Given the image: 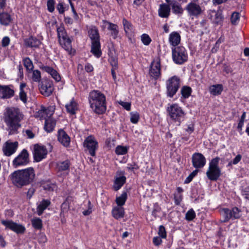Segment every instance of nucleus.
<instances>
[{
	"label": "nucleus",
	"mask_w": 249,
	"mask_h": 249,
	"mask_svg": "<svg viewBox=\"0 0 249 249\" xmlns=\"http://www.w3.org/2000/svg\"><path fill=\"white\" fill-rule=\"evenodd\" d=\"M23 114L18 108L7 107L4 113V121L7 125L9 134L18 133L20 128V122L23 118Z\"/></svg>",
	"instance_id": "1"
},
{
	"label": "nucleus",
	"mask_w": 249,
	"mask_h": 249,
	"mask_svg": "<svg viewBox=\"0 0 249 249\" xmlns=\"http://www.w3.org/2000/svg\"><path fill=\"white\" fill-rule=\"evenodd\" d=\"M11 179L13 184L21 188L32 183L35 177V170L30 167L23 170L15 171L12 174Z\"/></svg>",
	"instance_id": "2"
},
{
	"label": "nucleus",
	"mask_w": 249,
	"mask_h": 249,
	"mask_svg": "<svg viewBox=\"0 0 249 249\" xmlns=\"http://www.w3.org/2000/svg\"><path fill=\"white\" fill-rule=\"evenodd\" d=\"M89 101L90 107L97 114H102L106 110V97L105 95L97 90H93L89 92Z\"/></svg>",
	"instance_id": "3"
},
{
	"label": "nucleus",
	"mask_w": 249,
	"mask_h": 249,
	"mask_svg": "<svg viewBox=\"0 0 249 249\" xmlns=\"http://www.w3.org/2000/svg\"><path fill=\"white\" fill-rule=\"evenodd\" d=\"M166 111L171 121L178 126H179L185 119L186 113L182 107L177 103L169 104L166 108Z\"/></svg>",
	"instance_id": "4"
},
{
	"label": "nucleus",
	"mask_w": 249,
	"mask_h": 249,
	"mask_svg": "<svg viewBox=\"0 0 249 249\" xmlns=\"http://www.w3.org/2000/svg\"><path fill=\"white\" fill-rule=\"evenodd\" d=\"M181 80L177 75L168 78L165 83V94L167 98H173L181 88Z\"/></svg>",
	"instance_id": "5"
},
{
	"label": "nucleus",
	"mask_w": 249,
	"mask_h": 249,
	"mask_svg": "<svg viewBox=\"0 0 249 249\" xmlns=\"http://www.w3.org/2000/svg\"><path fill=\"white\" fill-rule=\"evenodd\" d=\"M220 160L219 157H216L209 162L206 176L211 181H217L221 175V169L219 166Z\"/></svg>",
	"instance_id": "6"
},
{
	"label": "nucleus",
	"mask_w": 249,
	"mask_h": 249,
	"mask_svg": "<svg viewBox=\"0 0 249 249\" xmlns=\"http://www.w3.org/2000/svg\"><path fill=\"white\" fill-rule=\"evenodd\" d=\"M57 33L59 41L61 46L69 54H74L75 51L71 47V40L69 37L63 26L57 28Z\"/></svg>",
	"instance_id": "7"
},
{
	"label": "nucleus",
	"mask_w": 249,
	"mask_h": 249,
	"mask_svg": "<svg viewBox=\"0 0 249 249\" xmlns=\"http://www.w3.org/2000/svg\"><path fill=\"white\" fill-rule=\"evenodd\" d=\"M172 56L173 62L178 65H182L188 60L187 50L182 46L172 47Z\"/></svg>",
	"instance_id": "8"
},
{
	"label": "nucleus",
	"mask_w": 249,
	"mask_h": 249,
	"mask_svg": "<svg viewBox=\"0 0 249 249\" xmlns=\"http://www.w3.org/2000/svg\"><path fill=\"white\" fill-rule=\"evenodd\" d=\"M185 7V10L190 16L197 17L201 15L203 11L201 5L206 4L204 0H191Z\"/></svg>",
	"instance_id": "9"
},
{
	"label": "nucleus",
	"mask_w": 249,
	"mask_h": 249,
	"mask_svg": "<svg viewBox=\"0 0 249 249\" xmlns=\"http://www.w3.org/2000/svg\"><path fill=\"white\" fill-rule=\"evenodd\" d=\"M241 210L237 207H234L231 209L228 208H222L221 209V214L223 218L222 222L226 223L231 219L234 220L239 219L241 216Z\"/></svg>",
	"instance_id": "10"
},
{
	"label": "nucleus",
	"mask_w": 249,
	"mask_h": 249,
	"mask_svg": "<svg viewBox=\"0 0 249 249\" xmlns=\"http://www.w3.org/2000/svg\"><path fill=\"white\" fill-rule=\"evenodd\" d=\"M117 206L113 207L112 210V216L115 219L123 218L124 216V211L123 207L124 204V192L119 196H117L115 200Z\"/></svg>",
	"instance_id": "11"
},
{
	"label": "nucleus",
	"mask_w": 249,
	"mask_h": 249,
	"mask_svg": "<svg viewBox=\"0 0 249 249\" xmlns=\"http://www.w3.org/2000/svg\"><path fill=\"white\" fill-rule=\"evenodd\" d=\"M83 145L85 151H88L90 156H95L96 151L98 148V143L94 137L90 135L86 138Z\"/></svg>",
	"instance_id": "12"
},
{
	"label": "nucleus",
	"mask_w": 249,
	"mask_h": 249,
	"mask_svg": "<svg viewBox=\"0 0 249 249\" xmlns=\"http://www.w3.org/2000/svg\"><path fill=\"white\" fill-rule=\"evenodd\" d=\"M150 76L155 80L161 77V65L160 60H153L151 64L149 71Z\"/></svg>",
	"instance_id": "13"
},
{
	"label": "nucleus",
	"mask_w": 249,
	"mask_h": 249,
	"mask_svg": "<svg viewBox=\"0 0 249 249\" xmlns=\"http://www.w3.org/2000/svg\"><path fill=\"white\" fill-rule=\"evenodd\" d=\"M29 162V154L27 150L23 149L13 161L15 167L25 165Z\"/></svg>",
	"instance_id": "14"
},
{
	"label": "nucleus",
	"mask_w": 249,
	"mask_h": 249,
	"mask_svg": "<svg viewBox=\"0 0 249 249\" xmlns=\"http://www.w3.org/2000/svg\"><path fill=\"white\" fill-rule=\"evenodd\" d=\"M48 151L46 147L38 144H36L34 146L33 155L34 160L36 162L40 161L45 158Z\"/></svg>",
	"instance_id": "15"
},
{
	"label": "nucleus",
	"mask_w": 249,
	"mask_h": 249,
	"mask_svg": "<svg viewBox=\"0 0 249 249\" xmlns=\"http://www.w3.org/2000/svg\"><path fill=\"white\" fill-rule=\"evenodd\" d=\"M192 162L194 168L196 169H201L205 165L206 160L202 153L195 152L192 155Z\"/></svg>",
	"instance_id": "16"
},
{
	"label": "nucleus",
	"mask_w": 249,
	"mask_h": 249,
	"mask_svg": "<svg viewBox=\"0 0 249 249\" xmlns=\"http://www.w3.org/2000/svg\"><path fill=\"white\" fill-rule=\"evenodd\" d=\"M39 88L41 93L45 96H50L54 89L53 82L48 79L43 80L39 84Z\"/></svg>",
	"instance_id": "17"
},
{
	"label": "nucleus",
	"mask_w": 249,
	"mask_h": 249,
	"mask_svg": "<svg viewBox=\"0 0 249 249\" xmlns=\"http://www.w3.org/2000/svg\"><path fill=\"white\" fill-rule=\"evenodd\" d=\"M1 222L7 228H8L18 233H23L25 231V228L24 226L15 223L12 221L2 220L1 221Z\"/></svg>",
	"instance_id": "18"
},
{
	"label": "nucleus",
	"mask_w": 249,
	"mask_h": 249,
	"mask_svg": "<svg viewBox=\"0 0 249 249\" xmlns=\"http://www.w3.org/2000/svg\"><path fill=\"white\" fill-rule=\"evenodd\" d=\"M18 145L17 142H12L10 140L7 141L2 148L4 154L6 156H10L16 151Z\"/></svg>",
	"instance_id": "19"
},
{
	"label": "nucleus",
	"mask_w": 249,
	"mask_h": 249,
	"mask_svg": "<svg viewBox=\"0 0 249 249\" xmlns=\"http://www.w3.org/2000/svg\"><path fill=\"white\" fill-rule=\"evenodd\" d=\"M125 35L127 36L130 42L135 44L136 39L135 36V29L132 24L125 20Z\"/></svg>",
	"instance_id": "20"
},
{
	"label": "nucleus",
	"mask_w": 249,
	"mask_h": 249,
	"mask_svg": "<svg viewBox=\"0 0 249 249\" xmlns=\"http://www.w3.org/2000/svg\"><path fill=\"white\" fill-rule=\"evenodd\" d=\"M54 110L52 107L45 108L42 107L37 112L35 115L36 118H39L40 119H45L48 117H51L53 114Z\"/></svg>",
	"instance_id": "21"
},
{
	"label": "nucleus",
	"mask_w": 249,
	"mask_h": 249,
	"mask_svg": "<svg viewBox=\"0 0 249 249\" xmlns=\"http://www.w3.org/2000/svg\"><path fill=\"white\" fill-rule=\"evenodd\" d=\"M15 91L9 86L0 85V97L2 99H9L13 97Z\"/></svg>",
	"instance_id": "22"
},
{
	"label": "nucleus",
	"mask_w": 249,
	"mask_h": 249,
	"mask_svg": "<svg viewBox=\"0 0 249 249\" xmlns=\"http://www.w3.org/2000/svg\"><path fill=\"white\" fill-rule=\"evenodd\" d=\"M167 3L169 4L170 7H171L173 14L178 16H181L183 14L184 9L179 2L176 0H170L167 1Z\"/></svg>",
	"instance_id": "23"
},
{
	"label": "nucleus",
	"mask_w": 249,
	"mask_h": 249,
	"mask_svg": "<svg viewBox=\"0 0 249 249\" xmlns=\"http://www.w3.org/2000/svg\"><path fill=\"white\" fill-rule=\"evenodd\" d=\"M171 7L169 4L163 3L160 5L158 10L159 16L161 18H168L170 15Z\"/></svg>",
	"instance_id": "24"
},
{
	"label": "nucleus",
	"mask_w": 249,
	"mask_h": 249,
	"mask_svg": "<svg viewBox=\"0 0 249 249\" xmlns=\"http://www.w3.org/2000/svg\"><path fill=\"white\" fill-rule=\"evenodd\" d=\"M58 141L64 146H68L70 142V138L62 129L58 130L57 133Z\"/></svg>",
	"instance_id": "25"
},
{
	"label": "nucleus",
	"mask_w": 249,
	"mask_h": 249,
	"mask_svg": "<svg viewBox=\"0 0 249 249\" xmlns=\"http://www.w3.org/2000/svg\"><path fill=\"white\" fill-rule=\"evenodd\" d=\"M181 40V36L180 34L176 31L172 32L169 35V41L172 47L178 46Z\"/></svg>",
	"instance_id": "26"
},
{
	"label": "nucleus",
	"mask_w": 249,
	"mask_h": 249,
	"mask_svg": "<svg viewBox=\"0 0 249 249\" xmlns=\"http://www.w3.org/2000/svg\"><path fill=\"white\" fill-rule=\"evenodd\" d=\"M41 69L44 71L50 74L52 78H53L56 82H59L61 80V76L58 72L52 67L45 66H43Z\"/></svg>",
	"instance_id": "27"
},
{
	"label": "nucleus",
	"mask_w": 249,
	"mask_h": 249,
	"mask_svg": "<svg viewBox=\"0 0 249 249\" xmlns=\"http://www.w3.org/2000/svg\"><path fill=\"white\" fill-rule=\"evenodd\" d=\"M91 52L96 57L99 58L102 55L100 40L91 41Z\"/></svg>",
	"instance_id": "28"
},
{
	"label": "nucleus",
	"mask_w": 249,
	"mask_h": 249,
	"mask_svg": "<svg viewBox=\"0 0 249 249\" xmlns=\"http://www.w3.org/2000/svg\"><path fill=\"white\" fill-rule=\"evenodd\" d=\"M11 21V17L8 12L0 11V23L1 24L7 26L10 24Z\"/></svg>",
	"instance_id": "29"
},
{
	"label": "nucleus",
	"mask_w": 249,
	"mask_h": 249,
	"mask_svg": "<svg viewBox=\"0 0 249 249\" xmlns=\"http://www.w3.org/2000/svg\"><path fill=\"white\" fill-rule=\"evenodd\" d=\"M55 124V120H54L52 116L48 117L47 118H46L44 129L48 132H52L53 130Z\"/></svg>",
	"instance_id": "30"
},
{
	"label": "nucleus",
	"mask_w": 249,
	"mask_h": 249,
	"mask_svg": "<svg viewBox=\"0 0 249 249\" xmlns=\"http://www.w3.org/2000/svg\"><path fill=\"white\" fill-rule=\"evenodd\" d=\"M103 27L107 28L108 30H110L111 32V34L113 36V37L115 38L118 34L117 25L111 23L106 20H103Z\"/></svg>",
	"instance_id": "31"
},
{
	"label": "nucleus",
	"mask_w": 249,
	"mask_h": 249,
	"mask_svg": "<svg viewBox=\"0 0 249 249\" xmlns=\"http://www.w3.org/2000/svg\"><path fill=\"white\" fill-rule=\"evenodd\" d=\"M223 90V86L222 84H215L210 86L209 91L214 96L219 95L221 94Z\"/></svg>",
	"instance_id": "32"
},
{
	"label": "nucleus",
	"mask_w": 249,
	"mask_h": 249,
	"mask_svg": "<svg viewBox=\"0 0 249 249\" xmlns=\"http://www.w3.org/2000/svg\"><path fill=\"white\" fill-rule=\"evenodd\" d=\"M193 92L192 88L188 86H183L181 88L180 92L181 99H186L189 98Z\"/></svg>",
	"instance_id": "33"
},
{
	"label": "nucleus",
	"mask_w": 249,
	"mask_h": 249,
	"mask_svg": "<svg viewBox=\"0 0 249 249\" xmlns=\"http://www.w3.org/2000/svg\"><path fill=\"white\" fill-rule=\"evenodd\" d=\"M26 45L31 48H38L41 44L40 41L35 37H30L25 41Z\"/></svg>",
	"instance_id": "34"
},
{
	"label": "nucleus",
	"mask_w": 249,
	"mask_h": 249,
	"mask_svg": "<svg viewBox=\"0 0 249 249\" xmlns=\"http://www.w3.org/2000/svg\"><path fill=\"white\" fill-rule=\"evenodd\" d=\"M51 204V202L48 199H43L37 208V213L38 215H41L44 211Z\"/></svg>",
	"instance_id": "35"
},
{
	"label": "nucleus",
	"mask_w": 249,
	"mask_h": 249,
	"mask_svg": "<svg viewBox=\"0 0 249 249\" xmlns=\"http://www.w3.org/2000/svg\"><path fill=\"white\" fill-rule=\"evenodd\" d=\"M89 35L91 41L99 40L98 31L95 27H92L89 29Z\"/></svg>",
	"instance_id": "36"
},
{
	"label": "nucleus",
	"mask_w": 249,
	"mask_h": 249,
	"mask_svg": "<svg viewBox=\"0 0 249 249\" xmlns=\"http://www.w3.org/2000/svg\"><path fill=\"white\" fill-rule=\"evenodd\" d=\"M66 108L68 112L74 114L78 108L77 104L73 99H72L70 103L66 105Z\"/></svg>",
	"instance_id": "37"
},
{
	"label": "nucleus",
	"mask_w": 249,
	"mask_h": 249,
	"mask_svg": "<svg viewBox=\"0 0 249 249\" xmlns=\"http://www.w3.org/2000/svg\"><path fill=\"white\" fill-rule=\"evenodd\" d=\"M124 183V176L123 175L118 177H116L114 184V189L117 191L121 188Z\"/></svg>",
	"instance_id": "38"
},
{
	"label": "nucleus",
	"mask_w": 249,
	"mask_h": 249,
	"mask_svg": "<svg viewBox=\"0 0 249 249\" xmlns=\"http://www.w3.org/2000/svg\"><path fill=\"white\" fill-rule=\"evenodd\" d=\"M70 162L68 160L63 161H60L57 163L56 168L59 171H63L69 169Z\"/></svg>",
	"instance_id": "39"
},
{
	"label": "nucleus",
	"mask_w": 249,
	"mask_h": 249,
	"mask_svg": "<svg viewBox=\"0 0 249 249\" xmlns=\"http://www.w3.org/2000/svg\"><path fill=\"white\" fill-rule=\"evenodd\" d=\"M108 61L112 66V68H114V69L118 68L117 58L115 54H113V53L111 52H110L109 53Z\"/></svg>",
	"instance_id": "40"
},
{
	"label": "nucleus",
	"mask_w": 249,
	"mask_h": 249,
	"mask_svg": "<svg viewBox=\"0 0 249 249\" xmlns=\"http://www.w3.org/2000/svg\"><path fill=\"white\" fill-rule=\"evenodd\" d=\"M161 211V208L158 203H155L153 204V207L152 211V215L156 219L160 216Z\"/></svg>",
	"instance_id": "41"
},
{
	"label": "nucleus",
	"mask_w": 249,
	"mask_h": 249,
	"mask_svg": "<svg viewBox=\"0 0 249 249\" xmlns=\"http://www.w3.org/2000/svg\"><path fill=\"white\" fill-rule=\"evenodd\" d=\"M30 72H32V79L33 81L36 82H40L41 78L40 71L37 70H32Z\"/></svg>",
	"instance_id": "42"
},
{
	"label": "nucleus",
	"mask_w": 249,
	"mask_h": 249,
	"mask_svg": "<svg viewBox=\"0 0 249 249\" xmlns=\"http://www.w3.org/2000/svg\"><path fill=\"white\" fill-rule=\"evenodd\" d=\"M32 224L33 227L37 230H40L42 227V220L40 218L36 217L32 219Z\"/></svg>",
	"instance_id": "43"
},
{
	"label": "nucleus",
	"mask_w": 249,
	"mask_h": 249,
	"mask_svg": "<svg viewBox=\"0 0 249 249\" xmlns=\"http://www.w3.org/2000/svg\"><path fill=\"white\" fill-rule=\"evenodd\" d=\"M23 61L24 66L26 68L27 71H28V72H30V71H32L34 68V65L33 64L32 61L28 57L24 58Z\"/></svg>",
	"instance_id": "44"
},
{
	"label": "nucleus",
	"mask_w": 249,
	"mask_h": 249,
	"mask_svg": "<svg viewBox=\"0 0 249 249\" xmlns=\"http://www.w3.org/2000/svg\"><path fill=\"white\" fill-rule=\"evenodd\" d=\"M196 216L195 211L192 209H189L185 214V219L188 221H193Z\"/></svg>",
	"instance_id": "45"
},
{
	"label": "nucleus",
	"mask_w": 249,
	"mask_h": 249,
	"mask_svg": "<svg viewBox=\"0 0 249 249\" xmlns=\"http://www.w3.org/2000/svg\"><path fill=\"white\" fill-rule=\"evenodd\" d=\"M130 122L134 124H137L140 118L139 113L137 111L131 112L130 113Z\"/></svg>",
	"instance_id": "46"
},
{
	"label": "nucleus",
	"mask_w": 249,
	"mask_h": 249,
	"mask_svg": "<svg viewBox=\"0 0 249 249\" xmlns=\"http://www.w3.org/2000/svg\"><path fill=\"white\" fill-rule=\"evenodd\" d=\"M141 39L142 43L145 46L149 45L152 41L149 36L147 34H143L141 36Z\"/></svg>",
	"instance_id": "47"
},
{
	"label": "nucleus",
	"mask_w": 249,
	"mask_h": 249,
	"mask_svg": "<svg viewBox=\"0 0 249 249\" xmlns=\"http://www.w3.org/2000/svg\"><path fill=\"white\" fill-rule=\"evenodd\" d=\"M240 19V13L237 12H234L231 17V22L232 24L236 25Z\"/></svg>",
	"instance_id": "48"
},
{
	"label": "nucleus",
	"mask_w": 249,
	"mask_h": 249,
	"mask_svg": "<svg viewBox=\"0 0 249 249\" xmlns=\"http://www.w3.org/2000/svg\"><path fill=\"white\" fill-rule=\"evenodd\" d=\"M159 236L162 239H165L167 237V233L165 227L163 225H160L158 230Z\"/></svg>",
	"instance_id": "49"
},
{
	"label": "nucleus",
	"mask_w": 249,
	"mask_h": 249,
	"mask_svg": "<svg viewBox=\"0 0 249 249\" xmlns=\"http://www.w3.org/2000/svg\"><path fill=\"white\" fill-rule=\"evenodd\" d=\"M223 71L226 74L232 73L233 69L231 65L228 63H225L223 64Z\"/></svg>",
	"instance_id": "50"
},
{
	"label": "nucleus",
	"mask_w": 249,
	"mask_h": 249,
	"mask_svg": "<svg viewBox=\"0 0 249 249\" xmlns=\"http://www.w3.org/2000/svg\"><path fill=\"white\" fill-rule=\"evenodd\" d=\"M241 192L242 196L245 199L249 200V186L242 187Z\"/></svg>",
	"instance_id": "51"
},
{
	"label": "nucleus",
	"mask_w": 249,
	"mask_h": 249,
	"mask_svg": "<svg viewBox=\"0 0 249 249\" xmlns=\"http://www.w3.org/2000/svg\"><path fill=\"white\" fill-rule=\"evenodd\" d=\"M196 169L193 171L184 180V183L188 184L190 183L193 180V178L196 175L198 170Z\"/></svg>",
	"instance_id": "52"
},
{
	"label": "nucleus",
	"mask_w": 249,
	"mask_h": 249,
	"mask_svg": "<svg viewBox=\"0 0 249 249\" xmlns=\"http://www.w3.org/2000/svg\"><path fill=\"white\" fill-rule=\"evenodd\" d=\"M223 20V17L222 14L220 12H217L215 14L214 16V22L219 24L222 22Z\"/></svg>",
	"instance_id": "53"
},
{
	"label": "nucleus",
	"mask_w": 249,
	"mask_h": 249,
	"mask_svg": "<svg viewBox=\"0 0 249 249\" xmlns=\"http://www.w3.org/2000/svg\"><path fill=\"white\" fill-rule=\"evenodd\" d=\"M55 2L53 0H48L47 2L48 10L50 12H53L54 10Z\"/></svg>",
	"instance_id": "54"
},
{
	"label": "nucleus",
	"mask_w": 249,
	"mask_h": 249,
	"mask_svg": "<svg viewBox=\"0 0 249 249\" xmlns=\"http://www.w3.org/2000/svg\"><path fill=\"white\" fill-rule=\"evenodd\" d=\"M161 239L162 238L159 236L154 237L152 240L153 244L156 247H159L162 244Z\"/></svg>",
	"instance_id": "55"
},
{
	"label": "nucleus",
	"mask_w": 249,
	"mask_h": 249,
	"mask_svg": "<svg viewBox=\"0 0 249 249\" xmlns=\"http://www.w3.org/2000/svg\"><path fill=\"white\" fill-rule=\"evenodd\" d=\"M127 168L128 170H130L135 173V171L137 170L139 168V167L136 163L133 162L132 164H128Z\"/></svg>",
	"instance_id": "56"
},
{
	"label": "nucleus",
	"mask_w": 249,
	"mask_h": 249,
	"mask_svg": "<svg viewBox=\"0 0 249 249\" xmlns=\"http://www.w3.org/2000/svg\"><path fill=\"white\" fill-rule=\"evenodd\" d=\"M115 152L117 155H124V147L118 145L116 147Z\"/></svg>",
	"instance_id": "57"
},
{
	"label": "nucleus",
	"mask_w": 249,
	"mask_h": 249,
	"mask_svg": "<svg viewBox=\"0 0 249 249\" xmlns=\"http://www.w3.org/2000/svg\"><path fill=\"white\" fill-rule=\"evenodd\" d=\"M19 98L24 103L27 102L26 94L24 90L20 91Z\"/></svg>",
	"instance_id": "58"
},
{
	"label": "nucleus",
	"mask_w": 249,
	"mask_h": 249,
	"mask_svg": "<svg viewBox=\"0 0 249 249\" xmlns=\"http://www.w3.org/2000/svg\"><path fill=\"white\" fill-rule=\"evenodd\" d=\"M88 205H89L88 209L87 210H85L83 212V214L84 215H89L91 213L92 206H91V202L90 201H89V202H88Z\"/></svg>",
	"instance_id": "59"
},
{
	"label": "nucleus",
	"mask_w": 249,
	"mask_h": 249,
	"mask_svg": "<svg viewBox=\"0 0 249 249\" xmlns=\"http://www.w3.org/2000/svg\"><path fill=\"white\" fill-rule=\"evenodd\" d=\"M35 192V189L34 187H32L30 188L27 192V198L30 199L34 195Z\"/></svg>",
	"instance_id": "60"
},
{
	"label": "nucleus",
	"mask_w": 249,
	"mask_h": 249,
	"mask_svg": "<svg viewBox=\"0 0 249 249\" xmlns=\"http://www.w3.org/2000/svg\"><path fill=\"white\" fill-rule=\"evenodd\" d=\"M242 156L240 154H238L232 160L233 165L238 164L241 160Z\"/></svg>",
	"instance_id": "61"
},
{
	"label": "nucleus",
	"mask_w": 249,
	"mask_h": 249,
	"mask_svg": "<svg viewBox=\"0 0 249 249\" xmlns=\"http://www.w3.org/2000/svg\"><path fill=\"white\" fill-rule=\"evenodd\" d=\"M10 43V38L7 36H5L3 38L2 40V46L3 47H6Z\"/></svg>",
	"instance_id": "62"
},
{
	"label": "nucleus",
	"mask_w": 249,
	"mask_h": 249,
	"mask_svg": "<svg viewBox=\"0 0 249 249\" xmlns=\"http://www.w3.org/2000/svg\"><path fill=\"white\" fill-rule=\"evenodd\" d=\"M194 124H191L187 125V128H186L185 131L190 134L194 131Z\"/></svg>",
	"instance_id": "63"
},
{
	"label": "nucleus",
	"mask_w": 249,
	"mask_h": 249,
	"mask_svg": "<svg viewBox=\"0 0 249 249\" xmlns=\"http://www.w3.org/2000/svg\"><path fill=\"white\" fill-rule=\"evenodd\" d=\"M175 203L176 205H179L182 199V195H180L178 196H174Z\"/></svg>",
	"instance_id": "64"
}]
</instances>
